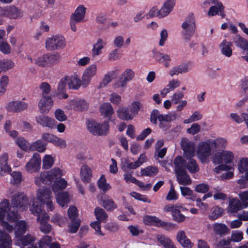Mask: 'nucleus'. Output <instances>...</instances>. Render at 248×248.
Instances as JSON below:
<instances>
[{"mask_svg":"<svg viewBox=\"0 0 248 248\" xmlns=\"http://www.w3.org/2000/svg\"><path fill=\"white\" fill-rule=\"evenodd\" d=\"M5 218L10 222H16L21 218L20 215L14 207L9 208V203L6 200H3L0 204V221L3 228L11 232L13 230V227L4 220Z\"/></svg>","mask_w":248,"mask_h":248,"instance_id":"nucleus-1","label":"nucleus"},{"mask_svg":"<svg viewBox=\"0 0 248 248\" xmlns=\"http://www.w3.org/2000/svg\"><path fill=\"white\" fill-rule=\"evenodd\" d=\"M62 175V170L59 168H55L49 171H44L35 178L36 185L40 186L43 184H47L56 181Z\"/></svg>","mask_w":248,"mask_h":248,"instance_id":"nucleus-2","label":"nucleus"},{"mask_svg":"<svg viewBox=\"0 0 248 248\" xmlns=\"http://www.w3.org/2000/svg\"><path fill=\"white\" fill-rule=\"evenodd\" d=\"M185 210L186 208L179 203L167 204L163 208V211L171 212L173 219L178 223L183 222L185 220V216L181 213V211Z\"/></svg>","mask_w":248,"mask_h":248,"instance_id":"nucleus-3","label":"nucleus"},{"mask_svg":"<svg viewBox=\"0 0 248 248\" xmlns=\"http://www.w3.org/2000/svg\"><path fill=\"white\" fill-rule=\"evenodd\" d=\"M11 204L13 207L16 208L23 212L28 209L29 201L24 193L17 192L11 197Z\"/></svg>","mask_w":248,"mask_h":248,"instance_id":"nucleus-4","label":"nucleus"},{"mask_svg":"<svg viewBox=\"0 0 248 248\" xmlns=\"http://www.w3.org/2000/svg\"><path fill=\"white\" fill-rule=\"evenodd\" d=\"M65 45V39L61 35H52L46 40V48L49 51L60 49Z\"/></svg>","mask_w":248,"mask_h":248,"instance_id":"nucleus-5","label":"nucleus"},{"mask_svg":"<svg viewBox=\"0 0 248 248\" xmlns=\"http://www.w3.org/2000/svg\"><path fill=\"white\" fill-rule=\"evenodd\" d=\"M211 143L210 141L202 142L199 144L197 149V156L202 163L209 161V157L211 153Z\"/></svg>","mask_w":248,"mask_h":248,"instance_id":"nucleus-6","label":"nucleus"},{"mask_svg":"<svg viewBox=\"0 0 248 248\" xmlns=\"http://www.w3.org/2000/svg\"><path fill=\"white\" fill-rule=\"evenodd\" d=\"M87 128L93 134L101 136L107 133L108 131L109 126L107 122L100 124L94 121H91L88 122Z\"/></svg>","mask_w":248,"mask_h":248,"instance_id":"nucleus-7","label":"nucleus"},{"mask_svg":"<svg viewBox=\"0 0 248 248\" xmlns=\"http://www.w3.org/2000/svg\"><path fill=\"white\" fill-rule=\"evenodd\" d=\"M182 33L185 37L188 40L194 34L195 29V20L194 16L191 15L186 17L185 22L182 25Z\"/></svg>","mask_w":248,"mask_h":248,"instance_id":"nucleus-8","label":"nucleus"},{"mask_svg":"<svg viewBox=\"0 0 248 248\" xmlns=\"http://www.w3.org/2000/svg\"><path fill=\"white\" fill-rule=\"evenodd\" d=\"M0 15L6 16L10 19H17L23 16V12L15 6L0 7Z\"/></svg>","mask_w":248,"mask_h":248,"instance_id":"nucleus-9","label":"nucleus"},{"mask_svg":"<svg viewBox=\"0 0 248 248\" xmlns=\"http://www.w3.org/2000/svg\"><path fill=\"white\" fill-rule=\"evenodd\" d=\"M53 104V100L50 96H41L38 103L39 112L42 114L48 112Z\"/></svg>","mask_w":248,"mask_h":248,"instance_id":"nucleus-10","label":"nucleus"},{"mask_svg":"<svg viewBox=\"0 0 248 248\" xmlns=\"http://www.w3.org/2000/svg\"><path fill=\"white\" fill-rule=\"evenodd\" d=\"M181 145L186 157L191 158L195 155V146L193 142L187 139L183 138L181 140Z\"/></svg>","mask_w":248,"mask_h":248,"instance_id":"nucleus-11","label":"nucleus"},{"mask_svg":"<svg viewBox=\"0 0 248 248\" xmlns=\"http://www.w3.org/2000/svg\"><path fill=\"white\" fill-rule=\"evenodd\" d=\"M41 157L38 153L33 154V156L25 166L26 170L30 173L38 171L40 168Z\"/></svg>","mask_w":248,"mask_h":248,"instance_id":"nucleus-12","label":"nucleus"},{"mask_svg":"<svg viewBox=\"0 0 248 248\" xmlns=\"http://www.w3.org/2000/svg\"><path fill=\"white\" fill-rule=\"evenodd\" d=\"M28 107V104L25 102L14 100L9 102L6 108L9 112L18 113L26 110Z\"/></svg>","mask_w":248,"mask_h":248,"instance_id":"nucleus-13","label":"nucleus"},{"mask_svg":"<svg viewBox=\"0 0 248 248\" xmlns=\"http://www.w3.org/2000/svg\"><path fill=\"white\" fill-rule=\"evenodd\" d=\"M96 73L97 66L94 64L90 65L86 69L82 77L84 87H86L89 84L92 78L96 75Z\"/></svg>","mask_w":248,"mask_h":248,"instance_id":"nucleus-14","label":"nucleus"},{"mask_svg":"<svg viewBox=\"0 0 248 248\" xmlns=\"http://www.w3.org/2000/svg\"><path fill=\"white\" fill-rule=\"evenodd\" d=\"M66 78L67 81V85L69 89L77 90L81 85L83 86V80L78 77L77 75H73L71 77H64Z\"/></svg>","mask_w":248,"mask_h":248,"instance_id":"nucleus-15","label":"nucleus"},{"mask_svg":"<svg viewBox=\"0 0 248 248\" xmlns=\"http://www.w3.org/2000/svg\"><path fill=\"white\" fill-rule=\"evenodd\" d=\"M15 234L16 238L20 237L24 234L28 229L29 226L28 223L25 220H19L16 222Z\"/></svg>","mask_w":248,"mask_h":248,"instance_id":"nucleus-16","label":"nucleus"},{"mask_svg":"<svg viewBox=\"0 0 248 248\" xmlns=\"http://www.w3.org/2000/svg\"><path fill=\"white\" fill-rule=\"evenodd\" d=\"M36 122L43 126L50 128L54 127V120L46 115H39L36 117Z\"/></svg>","mask_w":248,"mask_h":248,"instance_id":"nucleus-17","label":"nucleus"},{"mask_svg":"<svg viewBox=\"0 0 248 248\" xmlns=\"http://www.w3.org/2000/svg\"><path fill=\"white\" fill-rule=\"evenodd\" d=\"M80 176L81 180L84 183H89L92 177L91 169L87 165H83L80 170Z\"/></svg>","mask_w":248,"mask_h":248,"instance_id":"nucleus-18","label":"nucleus"},{"mask_svg":"<svg viewBox=\"0 0 248 248\" xmlns=\"http://www.w3.org/2000/svg\"><path fill=\"white\" fill-rule=\"evenodd\" d=\"M12 239L5 232L0 230V248H9L12 245Z\"/></svg>","mask_w":248,"mask_h":248,"instance_id":"nucleus-19","label":"nucleus"},{"mask_svg":"<svg viewBox=\"0 0 248 248\" xmlns=\"http://www.w3.org/2000/svg\"><path fill=\"white\" fill-rule=\"evenodd\" d=\"M86 10V8L83 5H79L75 12L71 15L70 19L77 22H82L85 15Z\"/></svg>","mask_w":248,"mask_h":248,"instance_id":"nucleus-20","label":"nucleus"},{"mask_svg":"<svg viewBox=\"0 0 248 248\" xmlns=\"http://www.w3.org/2000/svg\"><path fill=\"white\" fill-rule=\"evenodd\" d=\"M106 41L101 38H98L96 43L93 45L92 50V56L95 57L102 53V49L106 46Z\"/></svg>","mask_w":248,"mask_h":248,"instance_id":"nucleus-21","label":"nucleus"},{"mask_svg":"<svg viewBox=\"0 0 248 248\" xmlns=\"http://www.w3.org/2000/svg\"><path fill=\"white\" fill-rule=\"evenodd\" d=\"M174 171L175 173L186 171V161L181 156H176L174 160Z\"/></svg>","mask_w":248,"mask_h":248,"instance_id":"nucleus-22","label":"nucleus"},{"mask_svg":"<svg viewBox=\"0 0 248 248\" xmlns=\"http://www.w3.org/2000/svg\"><path fill=\"white\" fill-rule=\"evenodd\" d=\"M245 208L241 202V201L238 199H232L230 201L229 205L228 207V212L231 213H236L238 211Z\"/></svg>","mask_w":248,"mask_h":248,"instance_id":"nucleus-23","label":"nucleus"},{"mask_svg":"<svg viewBox=\"0 0 248 248\" xmlns=\"http://www.w3.org/2000/svg\"><path fill=\"white\" fill-rule=\"evenodd\" d=\"M8 156L7 154H4L0 157V175H3L5 173L11 171V168L7 164Z\"/></svg>","mask_w":248,"mask_h":248,"instance_id":"nucleus-24","label":"nucleus"},{"mask_svg":"<svg viewBox=\"0 0 248 248\" xmlns=\"http://www.w3.org/2000/svg\"><path fill=\"white\" fill-rule=\"evenodd\" d=\"M232 44L231 42H227L224 40L219 45V47L222 54L227 57H230L232 55Z\"/></svg>","mask_w":248,"mask_h":248,"instance_id":"nucleus-25","label":"nucleus"},{"mask_svg":"<svg viewBox=\"0 0 248 248\" xmlns=\"http://www.w3.org/2000/svg\"><path fill=\"white\" fill-rule=\"evenodd\" d=\"M177 239L180 243V244L184 248H191L193 244L190 242L186 236L185 232L183 231H180L178 232L177 235Z\"/></svg>","mask_w":248,"mask_h":248,"instance_id":"nucleus-26","label":"nucleus"},{"mask_svg":"<svg viewBox=\"0 0 248 248\" xmlns=\"http://www.w3.org/2000/svg\"><path fill=\"white\" fill-rule=\"evenodd\" d=\"M100 112L104 117L110 118L114 113L111 105L109 103H105L100 107Z\"/></svg>","mask_w":248,"mask_h":248,"instance_id":"nucleus-27","label":"nucleus"},{"mask_svg":"<svg viewBox=\"0 0 248 248\" xmlns=\"http://www.w3.org/2000/svg\"><path fill=\"white\" fill-rule=\"evenodd\" d=\"M175 174L177 180L179 184L182 185H188L191 183L192 181L189 176L187 174L186 170L175 173Z\"/></svg>","mask_w":248,"mask_h":248,"instance_id":"nucleus-28","label":"nucleus"},{"mask_svg":"<svg viewBox=\"0 0 248 248\" xmlns=\"http://www.w3.org/2000/svg\"><path fill=\"white\" fill-rule=\"evenodd\" d=\"M51 194V191L49 189H39L37 195V200L44 204L45 202L52 199Z\"/></svg>","mask_w":248,"mask_h":248,"instance_id":"nucleus-29","label":"nucleus"},{"mask_svg":"<svg viewBox=\"0 0 248 248\" xmlns=\"http://www.w3.org/2000/svg\"><path fill=\"white\" fill-rule=\"evenodd\" d=\"M117 115L119 118L123 120H132L133 115L129 112L128 108L124 107H120L117 110Z\"/></svg>","mask_w":248,"mask_h":248,"instance_id":"nucleus-30","label":"nucleus"},{"mask_svg":"<svg viewBox=\"0 0 248 248\" xmlns=\"http://www.w3.org/2000/svg\"><path fill=\"white\" fill-rule=\"evenodd\" d=\"M56 198L58 204L62 207H64L70 201V196L68 192H62L58 193Z\"/></svg>","mask_w":248,"mask_h":248,"instance_id":"nucleus-31","label":"nucleus"},{"mask_svg":"<svg viewBox=\"0 0 248 248\" xmlns=\"http://www.w3.org/2000/svg\"><path fill=\"white\" fill-rule=\"evenodd\" d=\"M214 232L220 236L225 234L228 231V228L225 224L220 223H214L213 225Z\"/></svg>","mask_w":248,"mask_h":248,"instance_id":"nucleus-32","label":"nucleus"},{"mask_svg":"<svg viewBox=\"0 0 248 248\" xmlns=\"http://www.w3.org/2000/svg\"><path fill=\"white\" fill-rule=\"evenodd\" d=\"M19 239L17 240V242L16 243L17 245H22L25 247L29 245H32V243L35 240L34 237L32 236L31 235H26L23 236H20V237H18Z\"/></svg>","mask_w":248,"mask_h":248,"instance_id":"nucleus-33","label":"nucleus"},{"mask_svg":"<svg viewBox=\"0 0 248 248\" xmlns=\"http://www.w3.org/2000/svg\"><path fill=\"white\" fill-rule=\"evenodd\" d=\"M210 211L208 217L211 220H215L222 216L223 209L218 206H215L211 209Z\"/></svg>","mask_w":248,"mask_h":248,"instance_id":"nucleus-34","label":"nucleus"},{"mask_svg":"<svg viewBox=\"0 0 248 248\" xmlns=\"http://www.w3.org/2000/svg\"><path fill=\"white\" fill-rule=\"evenodd\" d=\"M157 241L165 248H176L171 240L164 235L158 234L156 236Z\"/></svg>","mask_w":248,"mask_h":248,"instance_id":"nucleus-35","label":"nucleus"},{"mask_svg":"<svg viewBox=\"0 0 248 248\" xmlns=\"http://www.w3.org/2000/svg\"><path fill=\"white\" fill-rule=\"evenodd\" d=\"M102 206L108 211H112L117 207V204L111 199L105 198L101 200Z\"/></svg>","mask_w":248,"mask_h":248,"instance_id":"nucleus-36","label":"nucleus"},{"mask_svg":"<svg viewBox=\"0 0 248 248\" xmlns=\"http://www.w3.org/2000/svg\"><path fill=\"white\" fill-rule=\"evenodd\" d=\"M74 105V109L77 111H82L88 108L89 104L84 99H80L75 101H72Z\"/></svg>","mask_w":248,"mask_h":248,"instance_id":"nucleus-37","label":"nucleus"},{"mask_svg":"<svg viewBox=\"0 0 248 248\" xmlns=\"http://www.w3.org/2000/svg\"><path fill=\"white\" fill-rule=\"evenodd\" d=\"M46 144L43 143L41 140H38L33 142L30 146V149L31 151H37L39 152H44L46 149Z\"/></svg>","mask_w":248,"mask_h":248,"instance_id":"nucleus-38","label":"nucleus"},{"mask_svg":"<svg viewBox=\"0 0 248 248\" xmlns=\"http://www.w3.org/2000/svg\"><path fill=\"white\" fill-rule=\"evenodd\" d=\"M223 9L224 7L221 3H217L216 5L210 8L208 12V15L210 16H214L217 15L220 12L222 17H224V15L223 14Z\"/></svg>","mask_w":248,"mask_h":248,"instance_id":"nucleus-39","label":"nucleus"},{"mask_svg":"<svg viewBox=\"0 0 248 248\" xmlns=\"http://www.w3.org/2000/svg\"><path fill=\"white\" fill-rule=\"evenodd\" d=\"M188 71V66L186 64H183L178 66L173 67L170 70V75L171 77L178 75L179 74L186 73Z\"/></svg>","mask_w":248,"mask_h":248,"instance_id":"nucleus-40","label":"nucleus"},{"mask_svg":"<svg viewBox=\"0 0 248 248\" xmlns=\"http://www.w3.org/2000/svg\"><path fill=\"white\" fill-rule=\"evenodd\" d=\"M94 215L97 220L99 222H105L108 217V214L104 210L99 207L95 209Z\"/></svg>","mask_w":248,"mask_h":248,"instance_id":"nucleus-41","label":"nucleus"},{"mask_svg":"<svg viewBox=\"0 0 248 248\" xmlns=\"http://www.w3.org/2000/svg\"><path fill=\"white\" fill-rule=\"evenodd\" d=\"M238 169L241 173L246 172L245 177L248 180V158H243L240 160Z\"/></svg>","mask_w":248,"mask_h":248,"instance_id":"nucleus-42","label":"nucleus"},{"mask_svg":"<svg viewBox=\"0 0 248 248\" xmlns=\"http://www.w3.org/2000/svg\"><path fill=\"white\" fill-rule=\"evenodd\" d=\"M174 0H168L164 4L163 7L161 9V13L164 16H167L172 10L174 5Z\"/></svg>","mask_w":248,"mask_h":248,"instance_id":"nucleus-43","label":"nucleus"},{"mask_svg":"<svg viewBox=\"0 0 248 248\" xmlns=\"http://www.w3.org/2000/svg\"><path fill=\"white\" fill-rule=\"evenodd\" d=\"M158 172V169L156 167L148 166L141 170V175L153 177Z\"/></svg>","mask_w":248,"mask_h":248,"instance_id":"nucleus-44","label":"nucleus"},{"mask_svg":"<svg viewBox=\"0 0 248 248\" xmlns=\"http://www.w3.org/2000/svg\"><path fill=\"white\" fill-rule=\"evenodd\" d=\"M189 158V159L186 163V168L188 171L192 173L198 172L200 169L196 161L192 157Z\"/></svg>","mask_w":248,"mask_h":248,"instance_id":"nucleus-45","label":"nucleus"},{"mask_svg":"<svg viewBox=\"0 0 248 248\" xmlns=\"http://www.w3.org/2000/svg\"><path fill=\"white\" fill-rule=\"evenodd\" d=\"M15 63L11 60H3L0 61V69L1 71H7L13 68Z\"/></svg>","mask_w":248,"mask_h":248,"instance_id":"nucleus-46","label":"nucleus"},{"mask_svg":"<svg viewBox=\"0 0 248 248\" xmlns=\"http://www.w3.org/2000/svg\"><path fill=\"white\" fill-rule=\"evenodd\" d=\"M67 186V183L64 179H61L55 183L52 186V189L54 192H58L65 189Z\"/></svg>","mask_w":248,"mask_h":248,"instance_id":"nucleus-47","label":"nucleus"},{"mask_svg":"<svg viewBox=\"0 0 248 248\" xmlns=\"http://www.w3.org/2000/svg\"><path fill=\"white\" fill-rule=\"evenodd\" d=\"M46 55L49 65L57 64L61 60V56L57 52L52 54L47 53L46 54Z\"/></svg>","mask_w":248,"mask_h":248,"instance_id":"nucleus-48","label":"nucleus"},{"mask_svg":"<svg viewBox=\"0 0 248 248\" xmlns=\"http://www.w3.org/2000/svg\"><path fill=\"white\" fill-rule=\"evenodd\" d=\"M98 186L100 189L104 192L110 189V186L107 183L106 179L104 175H102L98 181Z\"/></svg>","mask_w":248,"mask_h":248,"instance_id":"nucleus-49","label":"nucleus"},{"mask_svg":"<svg viewBox=\"0 0 248 248\" xmlns=\"http://www.w3.org/2000/svg\"><path fill=\"white\" fill-rule=\"evenodd\" d=\"M35 64L39 67H46L49 65L46 54L37 58L34 62Z\"/></svg>","mask_w":248,"mask_h":248,"instance_id":"nucleus-50","label":"nucleus"},{"mask_svg":"<svg viewBox=\"0 0 248 248\" xmlns=\"http://www.w3.org/2000/svg\"><path fill=\"white\" fill-rule=\"evenodd\" d=\"M39 88L41 91V96H47L51 92V86L46 82L41 83L39 86Z\"/></svg>","mask_w":248,"mask_h":248,"instance_id":"nucleus-51","label":"nucleus"},{"mask_svg":"<svg viewBox=\"0 0 248 248\" xmlns=\"http://www.w3.org/2000/svg\"><path fill=\"white\" fill-rule=\"evenodd\" d=\"M177 117V114L175 113H173L169 114L166 115L160 114L159 116H158V119L160 121V123L162 124V122L164 121L170 122L171 121H174L176 119Z\"/></svg>","mask_w":248,"mask_h":248,"instance_id":"nucleus-52","label":"nucleus"},{"mask_svg":"<svg viewBox=\"0 0 248 248\" xmlns=\"http://www.w3.org/2000/svg\"><path fill=\"white\" fill-rule=\"evenodd\" d=\"M234 42L237 46L240 47L243 49L248 47V42L239 35L236 37Z\"/></svg>","mask_w":248,"mask_h":248,"instance_id":"nucleus-53","label":"nucleus"},{"mask_svg":"<svg viewBox=\"0 0 248 248\" xmlns=\"http://www.w3.org/2000/svg\"><path fill=\"white\" fill-rule=\"evenodd\" d=\"M54 163L53 158L49 155H46L43 160V168L45 169L50 168Z\"/></svg>","mask_w":248,"mask_h":248,"instance_id":"nucleus-54","label":"nucleus"},{"mask_svg":"<svg viewBox=\"0 0 248 248\" xmlns=\"http://www.w3.org/2000/svg\"><path fill=\"white\" fill-rule=\"evenodd\" d=\"M80 225V219H76L75 220H71V223L69 225V232L71 233H75L78 230Z\"/></svg>","mask_w":248,"mask_h":248,"instance_id":"nucleus-55","label":"nucleus"},{"mask_svg":"<svg viewBox=\"0 0 248 248\" xmlns=\"http://www.w3.org/2000/svg\"><path fill=\"white\" fill-rule=\"evenodd\" d=\"M127 82L131 80L135 77V72L130 68L126 69L121 75Z\"/></svg>","mask_w":248,"mask_h":248,"instance_id":"nucleus-56","label":"nucleus"},{"mask_svg":"<svg viewBox=\"0 0 248 248\" xmlns=\"http://www.w3.org/2000/svg\"><path fill=\"white\" fill-rule=\"evenodd\" d=\"M43 210L41 205H38L34 201H32V204L30 206V211L34 216H36Z\"/></svg>","mask_w":248,"mask_h":248,"instance_id":"nucleus-57","label":"nucleus"},{"mask_svg":"<svg viewBox=\"0 0 248 248\" xmlns=\"http://www.w3.org/2000/svg\"><path fill=\"white\" fill-rule=\"evenodd\" d=\"M77 208L75 206H71L68 210V214L71 220H75L79 219L78 218V213L77 212Z\"/></svg>","mask_w":248,"mask_h":248,"instance_id":"nucleus-58","label":"nucleus"},{"mask_svg":"<svg viewBox=\"0 0 248 248\" xmlns=\"http://www.w3.org/2000/svg\"><path fill=\"white\" fill-rule=\"evenodd\" d=\"M213 148L224 147L226 145V140L222 138L210 140Z\"/></svg>","mask_w":248,"mask_h":248,"instance_id":"nucleus-59","label":"nucleus"},{"mask_svg":"<svg viewBox=\"0 0 248 248\" xmlns=\"http://www.w3.org/2000/svg\"><path fill=\"white\" fill-rule=\"evenodd\" d=\"M142 104L139 101L134 102L131 104L130 111L133 116L138 113L139 111L142 108Z\"/></svg>","mask_w":248,"mask_h":248,"instance_id":"nucleus-60","label":"nucleus"},{"mask_svg":"<svg viewBox=\"0 0 248 248\" xmlns=\"http://www.w3.org/2000/svg\"><path fill=\"white\" fill-rule=\"evenodd\" d=\"M223 151L217 152L213 156L212 161L215 164H220L223 163Z\"/></svg>","mask_w":248,"mask_h":248,"instance_id":"nucleus-61","label":"nucleus"},{"mask_svg":"<svg viewBox=\"0 0 248 248\" xmlns=\"http://www.w3.org/2000/svg\"><path fill=\"white\" fill-rule=\"evenodd\" d=\"M16 143L20 148L24 151H27L29 148L28 142L22 137H19L16 140Z\"/></svg>","mask_w":248,"mask_h":248,"instance_id":"nucleus-62","label":"nucleus"},{"mask_svg":"<svg viewBox=\"0 0 248 248\" xmlns=\"http://www.w3.org/2000/svg\"><path fill=\"white\" fill-rule=\"evenodd\" d=\"M37 222L39 224L47 222L49 220V217L45 210H43L40 213L36 215Z\"/></svg>","mask_w":248,"mask_h":248,"instance_id":"nucleus-63","label":"nucleus"},{"mask_svg":"<svg viewBox=\"0 0 248 248\" xmlns=\"http://www.w3.org/2000/svg\"><path fill=\"white\" fill-rule=\"evenodd\" d=\"M238 195L243 207H247L248 206V191L240 192Z\"/></svg>","mask_w":248,"mask_h":248,"instance_id":"nucleus-64","label":"nucleus"}]
</instances>
